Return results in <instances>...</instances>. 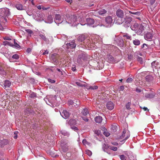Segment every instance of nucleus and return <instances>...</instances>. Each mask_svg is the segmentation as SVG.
Wrapping results in <instances>:
<instances>
[{"instance_id": "nucleus-26", "label": "nucleus", "mask_w": 160, "mask_h": 160, "mask_svg": "<svg viewBox=\"0 0 160 160\" xmlns=\"http://www.w3.org/2000/svg\"><path fill=\"white\" fill-rule=\"evenodd\" d=\"M95 121L96 123H100L102 121V118L100 116H97L95 118Z\"/></svg>"}, {"instance_id": "nucleus-28", "label": "nucleus", "mask_w": 160, "mask_h": 160, "mask_svg": "<svg viewBox=\"0 0 160 160\" xmlns=\"http://www.w3.org/2000/svg\"><path fill=\"white\" fill-rule=\"evenodd\" d=\"M11 84V82L9 81L8 80L5 81L4 83V87H5V88H7L10 87Z\"/></svg>"}, {"instance_id": "nucleus-39", "label": "nucleus", "mask_w": 160, "mask_h": 160, "mask_svg": "<svg viewBox=\"0 0 160 160\" xmlns=\"http://www.w3.org/2000/svg\"><path fill=\"white\" fill-rule=\"evenodd\" d=\"M86 88L88 89L94 90L97 89L98 88V87L97 86L95 85L94 86H89V87H87Z\"/></svg>"}, {"instance_id": "nucleus-8", "label": "nucleus", "mask_w": 160, "mask_h": 160, "mask_svg": "<svg viewBox=\"0 0 160 160\" xmlns=\"http://www.w3.org/2000/svg\"><path fill=\"white\" fill-rule=\"evenodd\" d=\"M144 27L142 25H139L135 32L138 35H142L144 32Z\"/></svg>"}, {"instance_id": "nucleus-36", "label": "nucleus", "mask_w": 160, "mask_h": 160, "mask_svg": "<svg viewBox=\"0 0 160 160\" xmlns=\"http://www.w3.org/2000/svg\"><path fill=\"white\" fill-rule=\"evenodd\" d=\"M129 12L131 14L136 15L138 16H139L141 14V12H133L129 11Z\"/></svg>"}, {"instance_id": "nucleus-33", "label": "nucleus", "mask_w": 160, "mask_h": 160, "mask_svg": "<svg viewBox=\"0 0 160 160\" xmlns=\"http://www.w3.org/2000/svg\"><path fill=\"white\" fill-rule=\"evenodd\" d=\"M123 37L125 38L128 40H131V36L127 33H125L124 34H123Z\"/></svg>"}, {"instance_id": "nucleus-11", "label": "nucleus", "mask_w": 160, "mask_h": 160, "mask_svg": "<svg viewBox=\"0 0 160 160\" xmlns=\"http://www.w3.org/2000/svg\"><path fill=\"white\" fill-rule=\"evenodd\" d=\"M107 59L108 62L110 63H114L116 62L114 58L110 54L107 55Z\"/></svg>"}, {"instance_id": "nucleus-51", "label": "nucleus", "mask_w": 160, "mask_h": 160, "mask_svg": "<svg viewBox=\"0 0 160 160\" xmlns=\"http://www.w3.org/2000/svg\"><path fill=\"white\" fill-rule=\"evenodd\" d=\"M82 143L83 144L85 145H89V143H88L86 139H84L82 141Z\"/></svg>"}, {"instance_id": "nucleus-50", "label": "nucleus", "mask_w": 160, "mask_h": 160, "mask_svg": "<svg viewBox=\"0 0 160 160\" xmlns=\"http://www.w3.org/2000/svg\"><path fill=\"white\" fill-rule=\"evenodd\" d=\"M62 133L64 136H66L67 137H68L69 135V134L68 132L66 131L62 132Z\"/></svg>"}, {"instance_id": "nucleus-7", "label": "nucleus", "mask_w": 160, "mask_h": 160, "mask_svg": "<svg viewBox=\"0 0 160 160\" xmlns=\"http://www.w3.org/2000/svg\"><path fill=\"white\" fill-rule=\"evenodd\" d=\"M124 19V26L126 28L129 27L131 25V22L132 21V18L130 17H126Z\"/></svg>"}, {"instance_id": "nucleus-9", "label": "nucleus", "mask_w": 160, "mask_h": 160, "mask_svg": "<svg viewBox=\"0 0 160 160\" xmlns=\"http://www.w3.org/2000/svg\"><path fill=\"white\" fill-rule=\"evenodd\" d=\"M60 145L62 150L64 152H66L68 151V147L66 143L62 142H61Z\"/></svg>"}, {"instance_id": "nucleus-13", "label": "nucleus", "mask_w": 160, "mask_h": 160, "mask_svg": "<svg viewBox=\"0 0 160 160\" xmlns=\"http://www.w3.org/2000/svg\"><path fill=\"white\" fill-rule=\"evenodd\" d=\"M116 15L118 17H124V13L122 10L118 9L116 12Z\"/></svg>"}, {"instance_id": "nucleus-1", "label": "nucleus", "mask_w": 160, "mask_h": 160, "mask_svg": "<svg viewBox=\"0 0 160 160\" xmlns=\"http://www.w3.org/2000/svg\"><path fill=\"white\" fill-rule=\"evenodd\" d=\"M88 13L84 12H82L78 14V17L74 15H70L68 14L66 15L65 18V23H68L72 26H75L79 24L78 22H81L84 20V18L87 16Z\"/></svg>"}, {"instance_id": "nucleus-25", "label": "nucleus", "mask_w": 160, "mask_h": 160, "mask_svg": "<svg viewBox=\"0 0 160 160\" xmlns=\"http://www.w3.org/2000/svg\"><path fill=\"white\" fill-rule=\"evenodd\" d=\"M139 25L138 23H135L133 25H131L130 28L132 30L136 32L137 30Z\"/></svg>"}, {"instance_id": "nucleus-41", "label": "nucleus", "mask_w": 160, "mask_h": 160, "mask_svg": "<svg viewBox=\"0 0 160 160\" xmlns=\"http://www.w3.org/2000/svg\"><path fill=\"white\" fill-rule=\"evenodd\" d=\"M109 148H110L111 150L114 151H116L118 150V148L117 147H115L110 145H109Z\"/></svg>"}, {"instance_id": "nucleus-38", "label": "nucleus", "mask_w": 160, "mask_h": 160, "mask_svg": "<svg viewBox=\"0 0 160 160\" xmlns=\"http://www.w3.org/2000/svg\"><path fill=\"white\" fill-rule=\"evenodd\" d=\"M98 12L100 15H102L105 13L107 12V11L104 9H101L99 10Z\"/></svg>"}, {"instance_id": "nucleus-18", "label": "nucleus", "mask_w": 160, "mask_h": 160, "mask_svg": "<svg viewBox=\"0 0 160 160\" xmlns=\"http://www.w3.org/2000/svg\"><path fill=\"white\" fill-rule=\"evenodd\" d=\"M56 99L55 96L54 97H52V96H47V98H44V100H48V101L51 104L54 103Z\"/></svg>"}, {"instance_id": "nucleus-32", "label": "nucleus", "mask_w": 160, "mask_h": 160, "mask_svg": "<svg viewBox=\"0 0 160 160\" xmlns=\"http://www.w3.org/2000/svg\"><path fill=\"white\" fill-rule=\"evenodd\" d=\"M109 146H108V145H106L105 144H104L102 146V148L103 150V151L105 152H106L108 154H110V153H108V152H107V149L108 148H109Z\"/></svg>"}, {"instance_id": "nucleus-4", "label": "nucleus", "mask_w": 160, "mask_h": 160, "mask_svg": "<svg viewBox=\"0 0 160 160\" xmlns=\"http://www.w3.org/2000/svg\"><path fill=\"white\" fill-rule=\"evenodd\" d=\"M80 52L81 53L78 55L77 59V62L79 64L82 63V60L84 61L85 60L88 58V55L86 53L82 51H80Z\"/></svg>"}, {"instance_id": "nucleus-58", "label": "nucleus", "mask_w": 160, "mask_h": 160, "mask_svg": "<svg viewBox=\"0 0 160 160\" xmlns=\"http://www.w3.org/2000/svg\"><path fill=\"white\" fill-rule=\"evenodd\" d=\"M71 128L75 131H77L78 130V128L75 126L72 127H71Z\"/></svg>"}, {"instance_id": "nucleus-22", "label": "nucleus", "mask_w": 160, "mask_h": 160, "mask_svg": "<svg viewBox=\"0 0 160 160\" xmlns=\"http://www.w3.org/2000/svg\"><path fill=\"white\" fill-rule=\"evenodd\" d=\"M86 38L85 35H81L78 36L77 38L78 40L80 42H82L84 41Z\"/></svg>"}, {"instance_id": "nucleus-43", "label": "nucleus", "mask_w": 160, "mask_h": 160, "mask_svg": "<svg viewBox=\"0 0 160 160\" xmlns=\"http://www.w3.org/2000/svg\"><path fill=\"white\" fill-rule=\"evenodd\" d=\"M94 133L96 135L98 136H100L101 135V132L100 130H95L94 131Z\"/></svg>"}, {"instance_id": "nucleus-40", "label": "nucleus", "mask_w": 160, "mask_h": 160, "mask_svg": "<svg viewBox=\"0 0 160 160\" xmlns=\"http://www.w3.org/2000/svg\"><path fill=\"white\" fill-rule=\"evenodd\" d=\"M126 132V130L125 129H124L122 133V135L120 136V137L119 138V139H122L125 136V134Z\"/></svg>"}, {"instance_id": "nucleus-30", "label": "nucleus", "mask_w": 160, "mask_h": 160, "mask_svg": "<svg viewBox=\"0 0 160 160\" xmlns=\"http://www.w3.org/2000/svg\"><path fill=\"white\" fill-rule=\"evenodd\" d=\"M69 102L70 104L71 105H73L74 106H77L79 104V102H78L76 100H74V102L72 101H69Z\"/></svg>"}, {"instance_id": "nucleus-29", "label": "nucleus", "mask_w": 160, "mask_h": 160, "mask_svg": "<svg viewBox=\"0 0 160 160\" xmlns=\"http://www.w3.org/2000/svg\"><path fill=\"white\" fill-rule=\"evenodd\" d=\"M145 96L147 98H154V95L152 93H147L145 95Z\"/></svg>"}, {"instance_id": "nucleus-57", "label": "nucleus", "mask_w": 160, "mask_h": 160, "mask_svg": "<svg viewBox=\"0 0 160 160\" xmlns=\"http://www.w3.org/2000/svg\"><path fill=\"white\" fill-rule=\"evenodd\" d=\"M119 157L121 160H125V156L124 155H119Z\"/></svg>"}, {"instance_id": "nucleus-17", "label": "nucleus", "mask_w": 160, "mask_h": 160, "mask_svg": "<svg viewBox=\"0 0 160 160\" xmlns=\"http://www.w3.org/2000/svg\"><path fill=\"white\" fill-rule=\"evenodd\" d=\"M152 68L154 69H157L158 68H159V63L157 61H154L152 63Z\"/></svg>"}, {"instance_id": "nucleus-34", "label": "nucleus", "mask_w": 160, "mask_h": 160, "mask_svg": "<svg viewBox=\"0 0 160 160\" xmlns=\"http://www.w3.org/2000/svg\"><path fill=\"white\" fill-rule=\"evenodd\" d=\"M82 114L84 116L87 115L88 113V111L87 108L83 109L82 112Z\"/></svg>"}, {"instance_id": "nucleus-31", "label": "nucleus", "mask_w": 160, "mask_h": 160, "mask_svg": "<svg viewBox=\"0 0 160 160\" xmlns=\"http://www.w3.org/2000/svg\"><path fill=\"white\" fill-rule=\"evenodd\" d=\"M145 78L146 80L148 82L151 81L153 79L152 76L150 75H147Z\"/></svg>"}, {"instance_id": "nucleus-35", "label": "nucleus", "mask_w": 160, "mask_h": 160, "mask_svg": "<svg viewBox=\"0 0 160 160\" xmlns=\"http://www.w3.org/2000/svg\"><path fill=\"white\" fill-rule=\"evenodd\" d=\"M133 42L134 45L136 46L139 45L140 43V41L138 39H135V40H133Z\"/></svg>"}, {"instance_id": "nucleus-59", "label": "nucleus", "mask_w": 160, "mask_h": 160, "mask_svg": "<svg viewBox=\"0 0 160 160\" xmlns=\"http://www.w3.org/2000/svg\"><path fill=\"white\" fill-rule=\"evenodd\" d=\"M136 91L137 92H142V90L139 88H137L136 89Z\"/></svg>"}, {"instance_id": "nucleus-24", "label": "nucleus", "mask_w": 160, "mask_h": 160, "mask_svg": "<svg viewBox=\"0 0 160 160\" xmlns=\"http://www.w3.org/2000/svg\"><path fill=\"white\" fill-rule=\"evenodd\" d=\"M15 7L17 9L19 10H24V7H23L22 5L21 4H17L15 5Z\"/></svg>"}, {"instance_id": "nucleus-48", "label": "nucleus", "mask_w": 160, "mask_h": 160, "mask_svg": "<svg viewBox=\"0 0 160 160\" xmlns=\"http://www.w3.org/2000/svg\"><path fill=\"white\" fill-rule=\"evenodd\" d=\"M86 153L89 156H91L92 155V152L89 150H86Z\"/></svg>"}, {"instance_id": "nucleus-16", "label": "nucleus", "mask_w": 160, "mask_h": 160, "mask_svg": "<svg viewBox=\"0 0 160 160\" xmlns=\"http://www.w3.org/2000/svg\"><path fill=\"white\" fill-rule=\"evenodd\" d=\"M152 33L150 32H148L144 36L145 39L148 41H151L152 38Z\"/></svg>"}, {"instance_id": "nucleus-49", "label": "nucleus", "mask_w": 160, "mask_h": 160, "mask_svg": "<svg viewBox=\"0 0 160 160\" xmlns=\"http://www.w3.org/2000/svg\"><path fill=\"white\" fill-rule=\"evenodd\" d=\"M12 58L15 59H18L19 58V56L17 54H15L12 55Z\"/></svg>"}, {"instance_id": "nucleus-60", "label": "nucleus", "mask_w": 160, "mask_h": 160, "mask_svg": "<svg viewBox=\"0 0 160 160\" xmlns=\"http://www.w3.org/2000/svg\"><path fill=\"white\" fill-rule=\"evenodd\" d=\"M124 89V86H121L119 88V91H123Z\"/></svg>"}, {"instance_id": "nucleus-21", "label": "nucleus", "mask_w": 160, "mask_h": 160, "mask_svg": "<svg viewBox=\"0 0 160 160\" xmlns=\"http://www.w3.org/2000/svg\"><path fill=\"white\" fill-rule=\"evenodd\" d=\"M45 22L47 23H51L53 22L52 16L51 15L48 16L47 19L45 20Z\"/></svg>"}, {"instance_id": "nucleus-10", "label": "nucleus", "mask_w": 160, "mask_h": 160, "mask_svg": "<svg viewBox=\"0 0 160 160\" xmlns=\"http://www.w3.org/2000/svg\"><path fill=\"white\" fill-rule=\"evenodd\" d=\"M60 112V114L62 116L64 119L68 118L70 116L69 112L66 110H64L62 113Z\"/></svg>"}, {"instance_id": "nucleus-45", "label": "nucleus", "mask_w": 160, "mask_h": 160, "mask_svg": "<svg viewBox=\"0 0 160 160\" xmlns=\"http://www.w3.org/2000/svg\"><path fill=\"white\" fill-rule=\"evenodd\" d=\"M0 73L3 75L5 74V71L3 70L2 68L0 66Z\"/></svg>"}, {"instance_id": "nucleus-42", "label": "nucleus", "mask_w": 160, "mask_h": 160, "mask_svg": "<svg viewBox=\"0 0 160 160\" xmlns=\"http://www.w3.org/2000/svg\"><path fill=\"white\" fill-rule=\"evenodd\" d=\"M130 135L129 134H128V135L124 139H123L122 141H120V142H122V144L125 141L127 140L130 137Z\"/></svg>"}, {"instance_id": "nucleus-5", "label": "nucleus", "mask_w": 160, "mask_h": 160, "mask_svg": "<svg viewBox=\"0 0 160 160\" xmlns=\"http://www.w3.org/2000/svg\"><path fill=\"white\" fill-rule=\"evenodd\" d=\"M55 19L54 20L55 22L57 25H59L61 23H65V21L62 20V16L59 14H56L55 16Z\"/></svg>"}, {"instance_id": "nucleus-20", "label": "nucleus", "mask_w": 160, "mask_h": 160, "mask_svg": "<svg viewBox=\"0 0 160 160\" xmlns=\"http://www.w3.org/2000/svg\"><path fill=\"white\" fill-rule=\"evenodd\" d=\"M75 83L77 84L78 86L81 87H87V85L86 84V83L85 82H81V81L77 82H75Z\"/></svg>"}, {"instance_id": "nucleus-44", "label": "nucleus", "mask_w": 160, "mask_h": 160, "mask_svg": "<svg viewBox=\"0 0 160 160\" xmlns=\"http://www.w3.org/2000/svg\"><path fill=\"white\" fill-rule=\"evenodd\" d=\"M131 105V103L130 102H128L126 105V107L127 109L128 110H130L131 108H130V106Z\"/></svg>"}, {"instance_id": "nucleus-54", "label": "nucleus", "mask_w": 160, "mask_h": 160, "mask_svg": "<svg viewBox=\"0 0 160 160\" xmlns=\"http://www.w3.org/2000/svg\"><path fill=\"white\" fill-rule=\"evenodd\" d=\"M138 60L140 62L141 64H142L143 63V60L142 58L141 57H138Z\"/></svg>"}, {"instance_id": "nucleus-15", "label": "nucleus", "mask_w": 160, "mask_h": 160, "mask_svg": "<svg viewBox=\"0 0 160 160\" xmlns=\"http://www.w3.org/2000/svg\"><path fill=\"white\" fill-rule=\"evenodd\" d=\"M106 107L109 110H112L114 108V105L112 102H108L107 104Z\"/></svg>"}, {"instance_id": "nucleus-64", "label": "nucleus", "mask_w": 160, "mask_h": 160, "mask_svg": "<svg viewBox=\"0 0 160 160\" xmlns=\"http://www.w3.org/2000/svg\"><path fill=\"white\" fill-rule=\"evenodd\" d=\"M48 81L52 83H54L55 82V81L54 80H52L50 79H48Z\"/></svg>"}, {"instance_id": "nucleus-3", "label": "nucleus", "mask_w": 160, "mask_h": 160, "mask_svg": "<svg viewBox=\"0 0 160 160\" xmlns=\"http://www.w3.org/2000/svg\"><path fill=\"white\" fill-rule=\"evenodd\" d=\"M86 20L87 23L82 22L80 24L82 25H84L87 24L88 25L92 26L93 27H96L98 25L100 26H102L101 24H99V22H96L92 18H87Z\"/></svg>"}, {"instance_id": "nucleus-53", "label": "nucleus", "mask_w": 160, "mask_h": 160, "mask_svg": "<svg viewBox=\"0 0 160 160\" xmlns=\"http://www.w3.org/2000/svg\"><path fill=\"white\" fill-rule=\"evenodd\" d=\"M103 134L106 137H108L110 135V133L107 130L104 131Z\"/></svg>"}, {"instance_id": "nucleus-55", "label": "nucleus", "mask_w": 160, "mask_h": 160, "mask_svg": "<svg viewBox=\"0 0 160 160\" xmlns=\"http://www.w3.org/2000/svg\"><path fill=\"white\" fill-rule=\"evenodd\" d=\"M18 132L17 131H16V132H14V136L13 137V138H14V139H17V137H18Z\"/></svg>"}, {"instance_id": "nucleus-6", "label": "nucleus", "mask_w": 160, "mask_h": 160, "mask_svg": "<svg viewBox=\"0 0 160 160\" xmlns=\"http://www.w3.org/2000/svg\"><path fill=\"white\" fill-rule=\"evenodd\" d=\"M105 22L107 24V27H111L113 25V19L112 17L108 16L106 18Z\"/></svg>"}, {"instance_id": "nucleus-47", "label": "nucleus", "mask_w": 160, "mask_h": 160, "mask_svg": "<svg viewBox=\"0 0 160 160\" xmlns=\"http://www.w3.org/2000/svg\"><path fill=\"white\" fill-rule=\"evenodd\" d=\"M25 31L30 35H31L33 33L32 31L30 29H26L25 30Z\"/></svg>"}, {"instance_id": "nucleus-52", "label": "nucleus", "mask_w": 160, "mask_h": 160, "mask_svg": "<svg viewBox=\"0 0 160 160\" xmlns=\"http://www.w3.org/2000/svg\"><path fill=\"white\" fill-rule=\"evenodd\" d=\"M133 80V79L132 78H129L127 79L126 82L128 83H131L132 82Z\"/></svg>"}, {"instance_id": "nucleus-23", "label": "nucleus", "mask_w": 160, "mask_h": 160, "mask_svg": "<svg viewBox=\"0 0 160 160\" xmlns=\"http://www.w3.org/2000/svg\"><path fill=\"white\" fill-rule=\"evenodd\" d=\"M68 123L70 126L74 125L76 124V120L75 119H71L69 120Z\"/></svg>"}, {"instance_id": "nucleus-62", "label": "nucleus", "mask_w": 160, "mask_h": 160, "mask_svg": "<svg viewBox=\"0 0 160 160\" xmlns=\"http://www.w3.org/2000/svg\"><path fill=\"white\" fill-rule=\"evenodd\" d=\"M111 143L112 145L115 146H117L118 145V143L116 142H112Z\"/></svg>"}, {"instance_id": "nucleus-27", "label": "nucleus", "mask_w": 160, "mask_h": 160, "mask_svg": "<svg viewBox=\"0 0 160 160\" xmlns=\"http://www.w3.org/2000/svg\"><path fill=\"white\" fill-rule=\"evenodd\" d=\"M8 143V141L6 139H3L2 140L0 141V147L3 146L5 145H6Z\"/></svg>"}, {"instance_id": "nucleus-2", "label": "nucleus", "mask_w": 160, "mask_h": 160, "mask_svg": "<svg viewBox=\"0 0 160 160\" xmlns=\"http://www.w3.org/2000/svg\"><path fill=\"white\" fill-rule=\"evenodd\" d=\"M11 15L9 10L7 8H0V21L5 23L8 22Z\"/></svg>"}, {"instance_id": "nucleus-14", "label": "nucleus", "mask_w": 160, "mask_h": 160, "mask_svg": "<svg viewBox=\"0 0 160 160\" xmlns=\"http://www.w3.org/2000/svg\"><path fill=\"white\" fill-rule=\"evenodd\" d=\"M51 59L53 62L57 63L58 62V55L56 53L52 54L51 55Z\"/></svg>"}, {"instance_id": "nucleus-63", "label": "nucleus", "mask_w": 160, "mask_h": 160, "mask_svg": "<svg viewBox=\"0 0 160 160\" xmlns=\"http://www.w3.org/2000/svg\"><path fill=\"white\" fill-rule=\"evenodd\" d=\"M128 58L129 59H132V57H133V56L132 55V54L128 55Z\"/></svg>"}, {"instance_id": "nucleus-46", "label": "nucleus", "mask_w": 160, "mask_h": 160, "mask_svg": "<svg viewBox=\"0 0 160 160\" xmlns=\"http://www.w3.org/2000/svg\"><path fill=\"white\" fill-rule=\"evenodd\" d=\"M36 94L35 93L32 92L29 95V97L30 98H34L36 97Z\"/></svg>"}, {"instance_id": "nucleus-12", "label": "nucleus", "mask_w": 160, "mask_h": 160, "mask_svg": "<svg viewBox=\"0 0 160 160\" xmlns=\"http://www.w3.org/2000/svg\"><path fill=\"white\" fill-rule=\"evenodd\" d=\"M68 48H75L76 47V45L75 42V41L73 40L69 43L66 44Z\"/></svg>"}, {"instance_id": "nucleus-61", "label": "nucleus", "mask_w": 160, "mask_h": 160, "mask_svg": "<svg viewBox=\"0 0 160 160\" xmlns=\"http://www.w3.org/2000/svg\"><path fill=\"white\" fill-rule=\"evenodd\" d=\"M82 119L85 121L87 122L88 121V119L86 117H82Z\"/></svg>"}, {"instance_id": "nucleus-37", "label": "nucleus", "mask_w": 160, "mask_h": 160, "mask_svg": "<svg viewBox=\"0 0 160 160\" xmlns=\"http://www.w3.org/2000/svg\"><path fill=\"white\" fill-rule=\"evenodd\" d=\"M39 36L44 41L47 42L48 41V39L46 38L44 34H40Z\"/></svg>"}, {"instance_id": "nucleus-19", "label": "nucleus", "mask_w": 160, "mask_h": 160, "mask_svg": "<svg viewBox=\"0 0 160 160\" xmlns=\"http://www.w3.org/2000/svg\"><path fill=\"white\" fill-rule=\"evenodd\" d=\"M124 17H118L116 19V23L118 24H122L124 21Z\"/></svg>"}, {"instance_id": "nucleus-56", "label": "nucleus", "mask_w": 160, "mask_h": 160, "mask_svg": "<svg viewBox=\"0 0 160 160\" xmlns=\"http://www.w3.org/2000/svg\"><path fill=\"white\" fill-rule=\"evenodd\" d=\"M14 46L15 47L17 48H20V45L17 43L15 42V41H14Z\"/></svg>"}]
</instances>
